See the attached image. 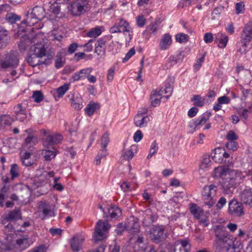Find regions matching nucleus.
Masks as SVG:
<instances>
[{
  "label": "nucleus",
  "instance_id": "obj_35",
  "mask_svg": "<svg viewBox=\"0 0 252 252\" xmlns=\"http://www.w3.org/2000/svg\"><path fill=\"white\" fill-rule=\"evenodd\" d=\"M108 214L111 218L117 219L121 215V210L116 206H112L108 210Z\"/></svg>",
  "mask_w": 252,
  "mask_h": 252
},
{
  "label": "nucleus",
  "instance_id": "obj_27",
  "mask_svg": "<svg viewBox=\"0 0 252 252\" xmlns=\"http://www.w3.org/2000/svg\"><path fill=\"white\" fill-rule=\"evenodd\" d=\"M31 153L26 151L20 152L21 160L23 165L26 166H29L33 164V161L31 158Z\"/></svg>",
  "mask_w": 252,
  "mask_h": 252
},
{
  "label": "nucleus",
  "instance_id": "obj_61",
  "mask_svg": "<svg viewBox=\"0 0 252 252\" xmlns=\"http://www.w3.org/2000/svg\"><path fill=\"white\" fill-rule=\"evenodd\" d=\"M204 40L206 43H210L213 40V35L211 32L206 33L204 35Z\"/></svg>",
  "mask_w": 252,
  "mask_h": 252
},
{
  "label": "nucleus",
  "instance_id": "obj_31",
  "mask_svg": "<svg viewBox=\"0 0 252 252\" xmlns=\"http://www.w3.org/2000/svg\"><path fill=\"white\" fill-rule=\"evenodd\" d=\"M189 206V211L191 214L193 215L194 217L196 219H199L203 212L202 209L194 203H190Z\"/></svg>",
  "mask_w": 252,
  "mask_h": 252
},
{
  "label": "nucleus",
  "instance_id": "obj_59",
  "mask_svg": "<svg viewBox=\"0 0 252 252\" xmlns=\"http://www.w3.org/2000/svg\"><path fill=\"white\" fill-rule=\"evenodd\" d=\"M135 54V50L134 48H131L126 54L125 57L123 59V62L125 63L128 61L130 58Z\"/></svg>",
  "mask_w": 252,
  "mask_h": 252
},
{
  "label": "nucleus",
  "instance_id": "obj_48",
  "mask_svg": "<svg viewBox=\"0 0 252 252\" xmlns=\"http://www.w3.org/2000/svg\"><path fill=\"white\" fill-rule=\"evenodd\" d=\"M124 36V40L126 45L127 46L133 37V31L132 28L129 29V32H122Z\"/></svg>",
  "mask_w": 252,
  "mask_h": 252
},
{
  "label": "nucleus",
  "instance_id": "obj_37",
  "mask_svg": "<svg viewBox=\"0 0 252 252\" xmlns=\"http://www.w3.org/2000/svg\"><path fill=\"white\" fill-rule=\"evenodd\" d=\"M137 153V147L135 145H132L129 150L126 151L123 154L125 159L129 160L132 159L134 156V153Z\"/></svg>",
  "mask_w": 252,
  "mask_h": 252
},
{
  "label": "nucleus",
  "instance_id": "obj_10",
  "mask_svg": "<svg viewBox=\"0 0 252 252\" xmlns=\"http://www.w3.org/2000/svg\"><path fill=\"white\" fill-rule=\"evenodd\" d=\"M38 212L43 214L44 217L43 219L54 216L53 206L45 200L41 201L38 203Z\"/></svg>",
  "mask_w": 252,
  "mask_h": 252
},
{
  "label": "nucleus",
  "instance_id": "obj_11",
  "mask_svg": "<svg viewBox=\"0 0 252 252\" xmlns=\"http://www.w3.org/2000/svg\"><path fill=\"white\" fill-rule=\"evenodd\" d=\"M228 211L229 213L234 216L240 217L244 214L242 203L236 200H232L229 203Z\"/></svg>",
  "mask_w": 252,
  "mask_h": 252
},
{
  "label": "nucleus",
  "instance_id": "obj_4",
  "mask_svg": "<svg viewBox=\"0 0 252 252\" xmlns=\"http://www.w3.org/2000/svg\"><path fill=\"white\" fill-rule=\"evenodd\" d=\"M218 187L214 185L205 186L202 191V198L205 204L209 208L212 207L216 201Z\"/></svg>",
  "mask_w": 252,
  "mask_h": 252
},
{
  "label": "nucleus",
  "instance_id": "obj_7",
  "mask_svg": "<svg viewBox=\"0 0 252 252\" xmlns=\"http://www.w3.org/2000/svg\"><path fill=\"white\" fill-rule=\"evenodd\" d=\"M150 238L155 243H158L166 237L165 230L162 226H154L150 230Z\"/></svg>",
  "mask_w": 252,
  "mask_h": 252
},
{
  "label": "nucleus",
  "instance_id": "obj_57",
  "mask_svg": "<svg viewBox=\"0 0 252 252\" xmlns=\"http://www.w3.org/2000/svg\"><path fill=\"white\" fill-rule=\"evenodd\" d=\"M226 138L228 141H235L238 139V136L234 131L230 130L227 133Z\"/></svg>",
  "mask_w": 252,
  "mask_h": 252
},
{
  "label": "nucleus",
  "instance_id": "obj_64",
  "mask_svg": "<svg viewBox=\"0 0 252 252\" xmlns=\"http://www.w3.org/2000/svg\"><path fill=\"white\" fill-rule=\"evenodd\" d=\"M28 252H46L45 248L43 245L35 247Z\"/></svg>",
  "mask_w": 252,
  "mask_h": 252
},
{
  "label": "nucleus",
  "instance_id": "obj_60",
  "mask_svg": "<svg viewBox=\"0 0 252 252\" xmlns=\"http://www.w3.org/2000/svg\"><path fill=\"white\" fill-rule=\"evenodd\" d=\"M218 101L222 105V104H228L230 103V99L226 95H223L218 97Z\"/></svg>",
  "mask_w": 252,
  "mask_h": 252
},
{
  "label": "nucleus",
  "instance_id": "obj_29",
  "mask_svg": "<svg viewBox=\"0 0 252 252\" xmlns=\"http://www.w3.org/2000/svg\"><path fill=\"white\" fill-rule=\"evenodd\" d=\"M126 226H124L122 223H120L118 225L120 227H123V229H129L130 228V231L132 233L135 234L139 231L140 225L138 222L135 221H132L131 224L130 222H128V224ZM123 229L122 230H123Z\"/></svg>",
  "mask_w": 252,
  "mask_h": 252
},
{
  "label": "nucleus",
  "instance_id": "obj_38",
  "mask_svg": "<svg viewBox=\"0 0 252 252\" xmlns=\"http://www.w3.org/2000/svg\"><path fill=\"white\" fill-rule=\"evenodd\" d=\"M161 95L159 93L156 92L151 94L150 99L152 106L156 107L160 104L161 99Z\"/></svg>",
  "mask_w": 252,
  "mask_h": 252
},
{
  "label": "nucleus",
  "instance_id": "obj_19",
  "mask_svg": "<svg viewBox=\"0 0 252 252\" xmlns=\"http://www.w3.org/2000/svg\"><path fill=\"white\" fill-rule=\"evenodd\" d=\"M31 50L33 54L40 58H42L46 54V49L44 44L41 42H38L35 43L31 47Z\"/></svg>",
  "mask_w": 252,
  "mask_h": 252
},
{
  "label": "nucleus",
  "instance_id": "obj_58",
  "mask_svg": "<svg viewBox=\"0 0 252 252\" xmlns=\"http://www.w3.org/2000/svg\"><path fill=\"white\" fill-rule=\"evenodd\" d=\"M136 23L139 27H143L146 24V19L143 15L138 16L136 18Z\"/></svg>",
  "mask_w": 252,
  "mask_h": 252
},
{
  "label": "nucleus",
  "instance_id": "obj_6",
  "mask_svg": "<svg viewBox=\"0 0 252 252\" xmlns=\"http://www.w3.org/2000/svg\"><path fill=\"white\" fill-rule=\"evenodd\" d=\"M216 239L215 244L217 248L220 249L224 247L225 244L227 243L230 240V236L228 232L222 226H218L215 229Z\"/></svg>",
  "mask_w": 252,
  "mask_h": 252
},
{
  "label": "nucleus",
  "instance_id": "obj_43",
  "mask_svg": "<svg viewBox=\"0 0 252 252\" xmlns=\"http://www.w3.org/2000/svg\"><path fill=\"white\" fill-rule=\"evenodd\" d=\"M158 30V25L156 23H151L147 27L146 29L143 32V34L148 33L150 35L155 33Z\"/></svg>",
  "mask_w": 252,
  "mask_h": 252
},
{
  "label": "nucleus",
  "instance_id": "obj_40",
  "mask_svg": "<svg viewBox=\"0 0 252 252\" xmlns=\"http://www.w3.org/2000/svg\"><path fill=\"white\" fill-rule=\"evenodd\" d=\"M184 57V56L182 53L180 52L176 55L170 56L168 59V61L171 65H174L178 63L182 62Z\"/></svg>",
  "mask_w": 252,
  "mask_h": 252
},
{
  "label": "nucleus",
  "instance_id": "obj_22",
  "mask_svg": "<svg viewBox=\"0 0 252 252\" xmlns=\"http://www.w3.org/2000/svg\"><path fill=\"white\" fill-rule=\"evenodd\" d=\"M14 113L16 119L20 121H23L26 118V109L23 108L21 104H18L14 107Z\"/></svg>",
  "mask_w": 252,
  "mask_h": 252
},
{
  "label": "nucleus",
  "instance_id": "obj_50",
  "mask_svg": "<svg viewBox=\"0 0 252 252\" xmlns=\"http://www.w3.org/2000/svg\"><path fill=\"white\" fill-rule=\"evenodd\" d=\"M225 147L229 150L234 152L237 150L239 147V144L236 141H228L225 144Z\"/></svg>",
  "mask_w": 252,
  "mask_h": 252
},
{
  "label": "nucleus",
  "instance_id": "obj_3",
  "mask_svg": "<svg viewBox=\"0 0 252 252\" xmlns=\"http://www.w3.org/2000/svg\"><path fill=\"white\" fill-rule=\"evenodd\" d=\"M59 3L66 2L68 4L67 8L74 16H79L89 10L90 5L87 0H75L70 4V0H59Z\"/></svg>",
  "mask_w": 252,
  "mask_h": 252
},
{
  "label": "nucleus",
  "instance_id": "obj_54",
  "mask_svg": "<svg viewBox=\"0 0 252 252\" xmlns=\"http://www.w3.org/2000/svg\"><path fill=\"white\" fill-rule=\"evenodd\" d=\"M32 97L34 101L37 103L41 102L43 99V95L40 91L33 92Z\"/></svg>",
  "mask_w": 252,
  "mask_h": 252
},
{
  "label": "nucleus",
  "instance_id": "obj_5",
  "mask_svg": "<svg viewBox=\"0 0 252 252\" xmlns=\"http://www.w3.org/2000/svg\"><path fill=\"white\" fill-rule=\"evenodd\" d=\"M111 225L107 221L99 220L96 223L93 235L95 241L103 240L107 237V233Z\"/></svg>",
  "mask_w": 252,
  "mask_h": 252
},
{
  "label": "nucleus",
  "instance_id": "obj_1",
  "mask_svg": "<svg viewBox=\"0 0 252 252\" xmlns=\"http://www.w3.org/2000/svg\"><path fill=\"white\" fill-rule=\"evenodd\" d=\"M213 176L214 178H220V184L224 194L233 193L237 184L243 180L245 176L239 170L232 169L225 166H219L214 168Z\"/></svg>",
  "mask_w": 252,
  "mask_h": 252
},
{
  "label": "nucleus",
  "instance_id": "obj_28",
  "mask_svg": "<svg viewBox=\"0 0 252 252\" xmlns=\"http://www.w3.org/2000/svg\"><path fill=\"white\" fill-rule=\"evenodd\" d=\"M21 214L19 210L16 209L12 211L5 217L2 221L3 224H5L6 221L17 220L21 218Z\"/></svg>",
  "mask_w": 252,
  "mask_h": 252
},
{
  "label": "nucleus",
  "instance_id": "obj_39",
  "mask_svg": "<svg viewBox=\"0 0 252 252\" xmlns=\"http://www.w3.org/2000/svg\"><path fill=\"white\" fill-rule=\"evenodd\" d=\"M190 100L193 102V104L196 106L202 107L205 104V99L200 95H193Z\"/></svg>",
  "mask_w": 252,
  "mask_h": 252
},
{
  "label": "nucleus",
  "instance_id": "obj_44",
  "mask_svg": "<svg viewBox=\"0 0 252 252\" xmlns=\"http://www.w3.org/2000/svg\"><path fill=\"white\" fill-rule=\"evenodd\" d=\"M101 30L98 27L91 29L87 33V35L89 37H96L98 36L101 33Z\"/></svg>",
  "mask_w": 252,
  "mask_h": 252
},
{
  "label": "nucleus",
  "instance_id": "obj_45",
  "mask_svg": "<svg viewBox=\"0 0 252 252\" xmlns=\"http://www.w3.org/2000/svg\"><path fill=\"white\" fill-rule=\"evenodd\" d=\"M10 174L11 176V180H13L19 175V168L17 164H13L11 165Z\"/></svg>",
  "mask_w": 252,
  "mask_h": 252
},
{
  "label": "nucleus",
  "instance_id": "obj_20",
  "mask_svg": "<svg viewBox=\"0 0 252 252\" xmlns=\"http://www.w3.org/2000/svg\"><path fill=\"white\" fill-rule=\"evenodd\" d=\"M240 199L243 203L252 207V189H246L241 193Z\"/></svg>",
  "mask_w": 252,
  "mask_h": 252
},
{
  "label": "nucleus",
  "instance_id": "obj_17",
  "mask_svg": "<svg viewBox=\"0 0 252 252\" xmlns=\"http://www.w3.org/2000/svg\"><path fill=\"white\" fill-rule=\"evenodd\" d=\"M93 71L92 67L83 68L75 72L71 77L73 82L78 81L80 80H84L87 78L88 75H90Z\"/></svg>",
  "mask_w": 252,
  "mask_h": 252
},
{
  "label": "nucleus",
  "instance_id": "obj_36",
  "mask_svg": "<svg viewBox=\"0 0 252 252\" xmlns=\"http://www.w3.org/2000/svg\"><path fill=\"white\" fill-rule=\"evenodd\" d=\"M39 58H40L34 54H32L28 56L27 60L30 66L34 67L40 64Z\"/></svg>",
  "mask_w": 252,
  "mask_h": 252
},
{
  "label": "nucleus",
  "instance_id": "obj_21",
  "mask_svg": "<svg viewBox=\"0 0 252 252\" xmlns=\"http://www.w3.org/2000/svg\"><path fill=\"white\" fill-rule=\"evenodd\" d=\"M18 64V60L16 57L9 58L6 60L0 61V69L15 67Z\"/></svg>",
  "mask_w": 252,
  "mask_h": 252
},
{
  "label": "nucleus",
  "instance_id": "obj_56",
  "mask_svg": "<svg viewBox=\"0 0 252 252\" xmlns=\"http://www.w3.org/2000/svg\"><path fill=\"white\" fill-rule=\"evenodd\" d=\"M236 13L237 14L243 13L245 11V4L243 1H240L236 4Z\"/></svg>",
  "mask_w": 252,
  "mask_h": 252
},
{
  "label": "nucleus",
  "instance_id": "obj_47",
  "mask_svg": "<svg viewBox=\"0 0 252 252\" xmlns=\"http://www.w3.org/2000/svg\"><path fill=\"white\" fill-rule=\"evenodd\" d=\"M70 85L69 84H64L63 86L59 87L56 90L57 94L59 97H62L65 93L69 90Z\"/></svg>",
  "mask_w": 252,
  "mask_h": 252
},
{
  "label": "nucleus",
  "instance_id": "obj_32",
  "mask_svg": "<svg viewBox=\"0 0 252 252\" xmlns=\"http://www.w3.org/2000/svg\"><path fill=\"white\" fill-rule=\"evenodd\" d=\"M212 114L210 112L206 111L203 113L199 118L194 121V126H198L204 125L209 120Z\"/></svg>",
  "mask_w": 252,
  "mask_h": 252
},
{
  "label": "nucleus",
  "instance_id": "obj_49",
  "mask_svg": "<svg viewBox=\"0 0 252 252\" xmlns=\"http://www.w3.org/2000/svg\"><path fill=\"white\" fill-rule=\"evenodd\" d=\"M210 163L211 160L209 157L204 158L200 164V169L204 170H206L210 166Z\"/></svg>",
  "mask_w": 252,
  "mask_h": 252
},
{
  "label": "nucleus",
  "instance_id": "obj_33",
  "mask_svg": "<svg viewBox=\"0 0 252 252\" xmlns=\"http://www.w3.org/2000/svg\"><path fill=\"white\" fill-rule=\"evenodd\" d=\"M173 86L168 83H166L165 85V87L160 89L158 92L161 95L165 94V97L167 99L171 95L173 92Z\"/></svg>",
  "mask_w": 252,
  "mask_h": 252
},
{
  "label": "nucleus",
  "instance_id": "obj_34",
  "mask_svg": "<svg viewBox=\"0 0 252 252\" xmlns=\"http://www.w3.org/2000/svg\"><path fill=\"white\" fill-rule=\"evenodd\" d=\"M70 100L71 105L74 109L79 110L82 108V99L80 96L73 95Z\"/></svg>",
  "mask_w": 252,
  "mask_h": 252
},
{
  "label": "nucleus",
  "instance_id": "obj_9",
  "mask_svg": "<svg viewBox=\"0 0 252 252\" xmlns=\"http://www.w3.org/2000/svg\"><path fill=\"white\" fill-rule=\"evenodd\" d=\"M213 160L219 163H225L229 157V154L226 152L223 148H217L214 149V152L211 153Z\"/></svg>",
  "mask_w": 252,
  "mask_h": 252
},
{
  "label": "nucleus",
  "instance_id": "obj_14",
  "mask_svg": "<svg viewBox=\"0 0 252 252\" xmlns=\"http://www.w3.org/2000/svg\"><path fill=\"white\" fill-rule=\"evenodd\" d=\"M85 238L81 234H76L70 241V247L74 252H79L82 248Z\"/></svg>",
  "mask_w": 252,
  "mask_h": 252
},
{
  "label": "nucleus",
  "instance_id": "obj_26",
  "mask_svg": "<svg viewBox=\"0 0 252 252\" xmlns=\"http://www.w3.org/2000/svg\"><path fill=\"white\" fill-rule=\"evenodd\" d=\"M47 149L43 150L41 154L44 158V160L50 161L55 158L57 154V151L54 147H52V150H50L49 148Z\"/></svg>",
  "mask_w": 252,
  "mask_h": 252
},
{
  "label": "nucleus",
  "instance_id": "obj_51",
  "mask_svg": "<svg viewBox=\"0 0 252 252\" xmlns=\"http://www.w3.org/2000/svg\"><path fill=\"white\" fill-rule=\"evenodd\" d=\"M6 19L11 23H15L20 20V17L14 13H10L6 15Z\"/></svg>",
  "mask_w": 252,
  "mask_h": 252
},
{
  "label": "nucleus",
  "instance_id": "obj_12",
  "mask_svg": "<svg viewBox=\"0 0 252 252\" xmlns=\"http://www.w3.org/2000/svg\"><path fill=\"white\" fill-rule=\"evenodd\" d=\"M148 110L145 109L143 112L139 111L135 116L134 123L137 127H142L147 126L148 122L150 121L149 117L146 115Z\"/></svg>",
  "mask_w": 252,
  "mask_h": 252
},
{
  "label": "nucleus",
  "instance_id": "obj_53",
  "mask_svg": "<svg viewBox=\"0 0 252 252\" xmlns=\"http://www.w3.org/2000/svg\"><path fill=\"white\" fill-rule=\"evenodd\" d=\"M175 39L177 42L183 43L188 40L189 36L185 33H181L176 35Z\"/></svg>",
  "mask_w": 252,
  "mask_h": 252
},
{
  "label": "nucleus",
  "instance_id": "obj_15",
  "mask_svg": "<svg viewBox=\"0 0 252 252\" xmlns=\"http://www.w3.org/2000/svg\"><path fill=\"white\" fill-rule=\"evenodd\" d=\"M190 247V244L188 240H180L174 244V252H189Z\"/></svg>",
  "mask_w": 252,
  "mask_h": 252
},
{
  "label": "nucleus",
  "instance_id": "obj_13",
  "mask_svg": "<svg viewBox=\"0 0 252 252\" xmlns=\"http://www.w3.org/2000/svg\"><path fill=\"white\" fill-rule=\"evenodd\" d=\"M131 29L129 23L126 20L121 19L119 22L111 27L110 29V32L112 33L117 32H129V29Z\"/></svg>",
  "mask_w": 252,
  "mask_h": 252
},
{
  "label": "nucleus",
  "instance_id": "obj_8",
  "mask_svg": "<svg viewBox=\"0 0 252 252\" xmlns=\"http://www.w3.org/2000/svg\"><path fill=\"white\" fill-rule=\"evenodd\" d=\"M241 41L245 47V51L248 44L252 41V23L247 24L244 27L240 35Z\"/></svg>",
  "mask_w": 252,
  "mask_h": 252
},
{
  "label": "nucleus",
  "instance_id": "obj_30",
  "mask_svg": "<svg viewBox=\"0 0 252 252\" xmlns=\"http://www.w3.org/2000/svg\"><path fill=\"white\" fill-rule=\"evenodd\" d=\"M32 244V242L30 241L27 238H21L16 240L17 247L21 250H24L27 249Z\"/></svg>",
  "mask_w": 252,
  "mask_h": 252
},
{
  "label": "nucleus",
  "instance_id": "obj_25",
  "mask_svg": "<svg viewBox=\"0 0 252 252\" xmlns=\"http://www.w3.org/2000/svg\"><path fill=\"white\" fill-rule=\"evenodd\" d=\"M106 40L103 38H100L97 40L95 44V53L98 55H103L105 52Z\"/></svg>",
  "mask_w": 252,
  "mask_h": 252
},
{
  "label": "nucleus",
  "instance_id": "obj_42",
  "mask_svg": "<svg viewBox=\"0 0 252 252\" xmlns=\"http://www.w3.org/2000/svg\"><path fill=\"white\" fill-rule=\"evenodd\" d=\"M107 155L108 152L106 148L101 147V149L99 150L96 157V164H99L100 163L101 159L105 158Z\"/></svg>",
  "mask_w": 252,
  "mask_h": 252
},
{
  "label": "nucleus",
  "instance_id": "obj_41",
  "mask_svg": "<svg viewBox=\"0 0 252 252\" xmlns=\"http://www.w3.org/2000/svg\"><path fill=\"white\" fill-rule=\"evenodd\" d=\"M14 121L13 118L9 115L0 116V122L1 125L9 126Z\"/></svg>",
  "mask_w": 252,
  "mask_h": 252
},
{
  "label": "nucleus",
  "instance_id": "obj_2",
  "mask_svg": "<svg viewBox=\"0 0 252 252\" xmlns=\"http://www.w3.org/2000/svg\"><path fill=\"white\" fill-rule=\"evenodd\" d=\"M44 9L41 7L35 6L31 11H29L26 14V19L23 20V23L29 26H33V29H40L43 24L40 21L44 17Z\"/></svg>",
  "mask_w": 252,
  "mask_h": 252
},
{
  "label": "nucleus",
  "instance_id": "obj_46",
  "mask_svg": "<svg viewBox=\"0 0 252 252\" xmlns=\"http://www.w3.org/2000/svg\"><path fill=\"white\" fill-rule=\"evenodd\" d=\"M158 150V143L156 141H154L153 142L151 145L150 150H149V154H148V156L147 157V158L148 159L151 158L152 156L156 154Z\"/></svg>",
  "mask_w": 252,
  "mask_h": 252
},
{
  "label": "nucleus",
  "instance_id": "obj_23",
  "mask_svg": "<svg viewBox=\"0 0 252 252\" xmlns=\"http://www.w3.org/2000/svg\"><path fill=\"white\" fill-rule=\"evenodd\" d=\"M215 42L218 43V46L220 48H224L228 41V37L222 33H218L215 37Z\"/></svg>",
  "mask_w": 252,
  "mask_h": 252
},
{
  "label": "nucleus",
  "instance_id": "obj_18",
  "mask_svg": "<svg viewBox=\"0 0 252 252\" xmlns=\"http://www.w3.org/2000/svg\"><path fill=\"white\" fill-rule=\"evenodd\" d=\"M172 43L171 36L169 33L163 34L159 43V48L161 50H166L170 48Z\"/></svg>",
  "mask_w": 252,
  "mask_h": 252
},
{
  "label": "nucleus",
  "instance_id": "obj_63",
  "mask_svg": "<svg viewBox=\"0 0 252 252\" xmlns=\"http://www.w3.org/2000/svg\"><path fill=\"white\" fill-rule=\"evenodd\" d=\"M143 137V134L140 130H137L133 135L134 141L136 142H139Z\"/></svg>",
  "mask_w": 252,
  "mask_h": 252
},
{
  "label": "nucleus",
  "instance_id": "obj_16",
  "mask_svg": "<svg viewBox=\"0 0 252 252\" xmlns=\"http://www.w3.org/2000/svg\"><path fill=\"white\" fill-rule=\"evenodd\" d=\"M63 139V136L61 134L49 135L43 141V146L47 148L50 147H53V145L59 143Z\"/></svg>",
  "mask_w": 252,
  "mask_h": 252
},
{
  "label": "nucleus",
  "instance_id": "obj_52",
  "mask_svg": "<svg viewBox=\"0 0 252 252\" xmlns=\"http://www.w3.org/2000/svg\"><path fill=\"white\" fill-rule=\"evenodd\" d=\"M110 142L109 134L106 132L104 133L101 138V147L106 148L107 146Z\"/></svg>",
  "mask_w": 252,
  "mask_h": 252
},
{
  "label": "nucleus",
  "instance_id": "obj_55",
  "mask_svg": "<svg viewBox=\"0 0 252 252\" xmlns=\"http://www.w3.org/2000/svg\"><path fill=\"white\" fill-rule=\"evenodd\" d=\"M8 188L4 186L0 191V206H3L5 194L7 192Z\"/></svg>",
  "mask_w": 252,
  "mask_h": 252
},
{
  "label": "nucleus",
  "instance_id": "obj_62",
  "mask_svg": "<svg viewBox=\"0 0 252 252\" xmlns=\"http://www.w3.org/2000/svg\"><path fill=\"white\" fill-rule=\"evenodd\" d=\"M94 41V39H90L87 43L84 44L83 47L85 48L84 51L86 52H91L93 49L92 43Z\"/></svg>",
  "mask_w": 252,
  "mask_h": 252
},
{
  "label": "nucleus",
  "instance_id": "obj_24",
  "mask_svg": "<svg viewBox=\"0 0 252 252\" xmlns=\"http://www.w3.org/2000/svg\"><path fill=\"white\" fill-rule=\"evenodd\" d=\"M99 103L94 102H90L85 108L86 114L89 117L92 116L96 111L100 109Z\"/></svg>",
  "mask_w": 252,
  "mask_h": 252
}]
</instances>
